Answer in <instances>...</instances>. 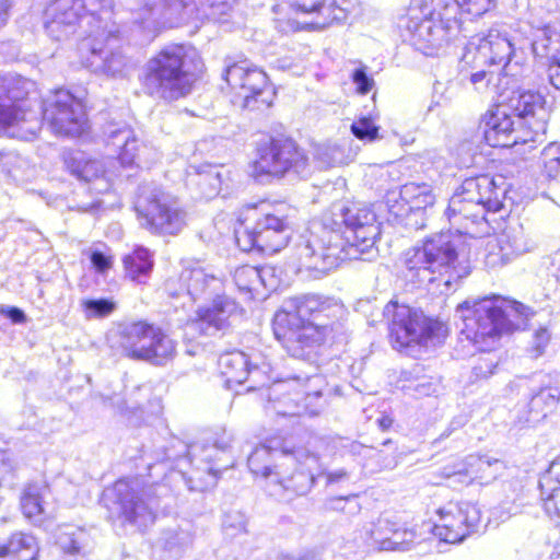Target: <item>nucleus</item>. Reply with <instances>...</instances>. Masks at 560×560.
<instances>
[{
    "mask_svg": "<svg viewBox=\"0 0 560 560\" xmlns=\"http://www.w3.org/2000/svg\"><path fill=\"white\" fill-rule=\"evenodd\" d=\"M380 224L371 207L335 203L320 221H313L295 244L300 267L322 277L345 260H372Z\"/></svg>",
    "mask_w": 560,
    "mask_h": 560,
    "instance_id": "nucleus-1",
    "label": "nucleus"
},
{
    "mask_svg": "<svg viewBox=\"0 0 560 560\" xmlns=\"http://www.w3.org/2000/svg\"><path fill=\"white\" fill-rule=\"evenodd\" d=\"M35 83L19 74L0 77V132L21 140H33L43 120L59 136L78 137L86 127L84 106L67 90H57L43 103V119L30 108L26 97Z\"/></svg>",
    "mask_w": 560,
    "mask_h": 560,
    "instance_id": "nucleus-2",
    "label": "nucleus"
},
{
    "mask_svg": "<svg viewBox=\"0 0 560 560\" xmlns=\"http://www.w3.org/2000/svg\"><path fill=\"white\" fill-rule=\"evenodd\" d=\"M493 3L494 0H411L398 25L417 50L433 56L459 34V14L481 16Z\"/></svg>",
    "mask_w": 560,
    "mask_h": 560,
    "instance_id": "nucleus-3",
    "label": "nucleus"
},
{
    "mask_svg": "<svg viewBox=\"0 0 560 560\" xmlns=\"http://www.w3.org/2000/svg\"><path fill=\"white\" fill-rule=\"evenodd\" d=\"M462 319L460 337L479 351L494 347L503 334H509L526 326L534 311L524 304L499 296L465 301L456 308Z\"/></svg>",
    "mask_w": 560,
    "mask_h": 560,
    "instance_id": "nucleus-4",
    "label": "nucleus"
},
{
    "mask_svg": "<svg viewBox=\"0 0 560 560\" xmlns=\"http://www.w3.org/2000/svg\"><path fill=\"white\" fill-rule=\"evenodd\" d=\"M457 241L451 232H441L427 237L421 246L407 249L400 258L405 278L420 285H443L445 290L440 292L446 293L470 272L467 265L458 261Z\"/></svg>",
    "mask_w": 560,
    "mask_h": 560,
    "instance_id": "nucleus-5",
    "label": "nucleus"
},
{
    "mask_svg": "<svg viewBox=\"0 0 560 560\" xmlns=\"http://www.w3.org/2000/svg\"><path fill=\"white\" fill-rule=\"evenodd\" d=\"M293 209L285 202L261 201L246 208L235 229L237 246L243 252L257 249L267 254L280 252L288 245L292 234Z\"/></svg>",
    "mask_w": 560,
    "mask_h": 560,
    "instance_id": "nucleus-6",
    "label": "nucleus"
},
{
    "mask_svg": "<svg viewBox=\"0 0 560 560\" xmlns=\"http://www.w3.org/2000/svg\"><path fill=\"white\" fill-rule=\"evenodd\" d=\"M196 52L184 45H168L151 57L140 81L145 94L165 102L186 96L195 81L191 69Z\"/></svg>",
    "mask_w": 560,
    "mask_h": 560,
    "instance_id": "nucleus-7",
    "label": "nucleus"
},
{
    "mask_svg": "<svg viewBox=\"0 0 560 560\" xmlns=\"http://www.w3.org/2000/svg\"><path fill=\"white\" fill-rule=\"evenodd\" d=\"M542 95L532 91H516L489 110L481 128L486 142L493 148H509L517 143L513 116L524 119L536 132L545 130L547 110Z\"/></svg>",
    "mask_w": 560,
    "mask_h": 560,
    "instance_id": "nucleus-8",
    "label": "nucleus"
},
{
    "mask_svg": "<svg viewBox=\"0 0 560 560\" xmlns=\"http://www.w3.org/2000/svg\"><path fill=\"white\" fill-rule=\"evenodd\" d=\"M104 13V19L89 20L88 37H82L80 50L89 54L85 65L92 72L124 79L135 69V63L119 47L122 36L119 25L112 20L113 12Z\"/></svg>",
    "mask_w": 560,
    "mask_h": 560,
    "instance_id": "nucleus-9",
    "label": "nucleus"
},
{
    "mask_svg": "<svg viewBox=\"0 0 560 560\" xmlns=\"http://www.w3.org/2000/svg\"><path fill=\"white\" fill-rule=\"evenodd\" d=\"M139 224L151 234L178 235L187 225V211L178 199L154 183L139 186L135 201Z\"/></svg>",
    "mask_w": 560,
    "mask_h": 560,
    "instance_id": "nucleus-10",
    "label": "nucleus"
},
{
    "mask_svg": "<svg viewBox=\"0 0 560 560\" xmlns=\"http://www.w3.org/2000/svg\"><path fill=\"white\" fill-rule=\"evenodd\" d=\"M383 314L389 320V337L398 350L435 348L445 338L443 323L424 315L421 310L389 302Z\"/></svg>",
    "mask_w": 560,
    "mask_h": 560,
    "instance_id": "nucleus-11",
    "label": "nucleus"
},
{
    "mask_svg": "<svg viewBox=\"0 0 560 560\" xmlns=\"http://www.w3.org/2000/svg\"><path fill=\"white\" fill-rule=\"evenodd\" d=\"M320 375H295L275 382L268 389L270 408L283 417L317 416L322 408Z\"/></svg>",
    "mask_w": 560,
    "mask_h": 560,
    "instance_id": "nucleus-12",
    "label": "nucleus"
},
{
    "mask_svg": "<svg viewBox=\"0 0 560 560\" xmlns=\"http://www.w3.org/2000/svg\"><path fill=\"white\" fill-rule=\"evenodd\" d=\"M503 194L504 189L499 188L494 178L488 175L466 178L460 190L450 199L447 217L457 223L470 220L479 224L486 221L487 212L501 210Z\"/></svg>",
    "mask_w": 560,
    "mask_h": 560,
    "instance_id": "nucleus-13",
    "label": "nucleus"
},
{
    "mask_svg": "<svg viewBox=\"0 0 560 560\" xmlns=\"http://www.w3.org/2000/svg\"><path fill=\"white\" fill-rule=\"evenodd\" d=\"M113 0H54L46 9L45 28L55 40H65L75 33L78 25L83 37H88L89 20L104 19L110 11Z\"/></svg>",
    "mask_w": 560,
    "mask_h": 560,
    "instance_id": "nucleus-14",
    "label": "nucleus"
},
{
    "mask_svg": "<svg viewBox=\"0 0 560 560\" xmlns=\"http://www.w3.org/2000/svg\"><path fill=\"white\" fill-rule=\"evenodd\" d=\"M272 327L276 338L292 358L310 362L315 361L320 346L330 339L322 323H304L288 312H278Z\"/></svg>",
    "mask_w": 560,
    "mask_h": 560,
    "instance_id": "nucleus-15",
    "label": "nucleus"
},
{
    "mask_svg": "<svg viewBox=\"0 0 560 560\" xmlns=\"http://www.w3.org/2000/svg\"><path fill=\"white\" fill-rule=\"evenodd\" d=\"M165 490L162 485L140 488L138 480L120 479L115 482L109 494L118 508L119 515L141 529L154 522L159 498Z\"/></svg>",
    "mask_w": 560,
    "mask_h": 560,
    "instance_id": "nucleus-16",
    "label": "nucleus"
},
{
    "mask_svg": "<svg viewBox=\"0 0 560 560\" xmlns=\"http://www.w3.org/2000/svg\"><path fill=\"white\" fill-rule=\"evenodd\" d=\"M223 79L234 93L233 104L242 109L265 110L273 102L275 91L268 84L267 74L247 61L226 66Z\"/></svg>",
    "mask_w": 560,
    "mask_h": 560,
    "instance_id": "nucleus-17",
    "label": "nucleus"
},
{
    "mask_svg": "<svg viewBox=\"0 0 560 560\" xmlns=\"http://www.w3.org/2000/svg\"><path fill=\"white\" fill-rule=\"evenodd\" d=\"M256 175L281 178L288 173L305 177L310 174V160L304 150L290 138H269L259 143L254 163Z\"/></svg>",
    "mask_w": 560,
    "mask_h": 560,
    "instance_id": "nucleus-18",
    "label": "nucleus"
},
{
    "mask_svg": "<svg viewBox=\"0 0 560 560\" xmlns=\"http://www.w3.org/2000/svg\"><path fill=\"white\" fill-rule=\"evenodd\" d=\"M160 0L159 5L153 0H143V7L139 11L152 14L161 10L163 15L174 19L177 23L188 22L191 19L201 16L214 22H225L233 9L234 0Z\"/></svg>",
    "mask_w": 560,
    "mask_h": 560,
    "instance_id": "nucleus-19",
    "label": "nucleus"
},
{
    "mask_svg": "<svg viewBox=\"0 0 560 560\" xmlns=\"http://www.w3.org/2000/svg\"><path fill=\"white\" fill-rule=\"evenodd\" d=\"M305 457L306 460L316 462L315 454L306 448H293L279 438L267 440L264 444L254 448L249 454L247 464L249 470L265 479H275V471L290 466L295 462H301Z\"/></svg>",
    "mask_w": 560,
    "mask_h": 560,
    "instance_id": "nucleus-20",
    "label": "nucleus"
},
{
    "mask_svg": "<svg viewBox=\"0 0 560 560\" xmlns=\"http://www.w3.org/2000/svg\"><path fill=\"white\" fill-rule=\"evenodd\" d=\"M440 523L433 527V535L447 544L462 542L478 528L480 511L471 503L450 504L439 510Z\"/></svg>",
    "mask_w": 560,
    "mask_h": 560,
    "instance_id": "nucleus-21",
    "label": "nucleus"
},
{
    "mask_svg": "<svg viewBox=\"0 0 560 560\" xmlns=\"http://www.w3.org/2000/svg\"><path fill=\"white\" fill-rule=\"evenodd\" d=\"M295 314L304 323H322L327 327L326 336L331 340L343 329L339 318L343 314L342 304L334 298L319 294H304L295 298Z\"/></svg>",
    "mask_w": 560,
    "mask_h": 560,
    "instance_id": "nucleus-22",
    "label": "nucleus"
},
{
    "mask_svg": "<svg viewBox=\"0 0 560 560\" xmlns=\"http://www.w3.org/2000/svg\"><path fill=\"white\" fill-rule=\"evenodd\" d=\"M179 451L177 453H173L172 450H167L165 454V459L175 460L180 458L182 456L187 457V459L191 463L194 458L200 457V460L206 462L208 465L205 469L194 470L188 477H185L186 485L190 491H205L210 487H213L215 483V472L223 468H226L228 465H210L211 463H215L222 459V456L219 451H209L208 453L203 452V445H187L182 441L175 442Z\"/></svg>",
    "mask_w": 560,
    "mask_h": 560,
    "instance_id": "nucleus-23",
    "label": "nucleus"
},
{
    "mask_svg": "<svg viewBox=\"0 0 560 560\" xmlns=\"http://www.w3.org/2000/svg\"><path fill=\"white\" fill-rule=\"evenodd\" d=\"M242 308L232 298L217 294L210 305L201 306L196 311L192 326L206 336H214L226 331L231 326V318Z\"/></svg>",
    "mask_w": 560,
    "mask_h": 560,
    "instance_id": "nucleus-24",
    "label": "nucleus"
},
{
    "mask_svg": "<svg viewBox=\"0 0 560 560\" xmlns=\"http://www.w3.org/2000/svg\"><path fill=\"white\" fill-rule=\"evenodd\" d=\"M504 469L505 464L499 458L489 455H469L465 462L457 465V469L444 468V475L454 483L467 486L476 481L479 485H488L501 476Z\"/></svg>",
    "mask_w": 560,
    "mask_h": 560,
    "instance_id": "nucleus-25",
    "label": "nucleus"
},
{
    "mask_svg": "<svg viewBox=\"0 0 560 560\" xmlns=\"http://www.w3.org/2000/svg\"><path fill=\"white\" fill-rule=\"evenodd\" d=\"M315 458L316 462H313L306 460L303 457L301 462H295L290 466L276 470L275 479L271 482L277 488L273 494L285 495L287 499H291L293 495H305L308 493L316 480V477L311 471L312 465L318 462L316 455Z\"/></svg>",
    "mask_w": 560,
    "mask_h": 560,
    "instance_id": "nucleus-26",
    "label": "nucleus"
},
{
    "mask_svg": "<svg viewBox=\"0 0 560 560\" xmlns=\"http://www.w3.org/2000/svg\"><path fill=\"white\" fill-rule=\"evenodd\" d=\"M474 47L482 63L501 66V72L505 71L511 58L515 55L514 43L506 31L490 28L488 34L474 37L469 43V49Z\"/></svg>",
    "mask_w": 560,
    "mask_h": 560,
    "instance_id": "nucleus-27",
    "label": "nucleus"
},
{
    "mask_svg": "<svg viewBox=\"0 0 560 560\" xmlns=\"http://www.w3.org/2000/svg\"><path fill=\"white\" fill-rule=\"evenodd\" d=\"M527 250L522 229L508 226L488 242L485 262L489 268L502 267Z\"/></svg>",
    "mask_w": 560,
    "mask_h": 560,
    "instance_id": "nucleus-28",
    "label": "nucleus"
},
{
    "mask_svg": "<svg viewBox=\"0 0 560 560\" xmlns=\"http://www.w3.org/2000/svg\"><path fill=\"white\" fill-rule=\"evenodd\" d=\"M399 197L402 202L401 215L406 214V224L421 230L425 228L424 213L435 202L432 187L425 183H407L400 187Z\"/></svg>",
    "mask_w": 560,
    "mask_h": 560,
    "instance_id": "nucleus-29",
    "label": "nucleus"
},
{
    "mask_svg": "<svg viewBox=\"0 0 560 560\" xmlns=\"http://www.w3.org/2000/svg\"><path fill=\"white\" fill-rule=\"evenodd\" d=\"M67 168L77 178L92 183L95 182L97 191H106L110 187L112 173L105 170L103 161L88 158L83 152H73L65 159Z\"/></svg>",
    "mask_w": 560,
    "mask_h": 560,
    "instance_id": "nucleus-30",
    "label": "nucleus"
},
{
    "mask_svg": "<svg viewBox=\"0 0 560 560\" xmlns=\"http://www.w3.org/2000/svg\"><path fill=\"white\" fill-rule=\"evenodd\" d=\"M105 135L107 143L119 150L118 160L124 166H140L141 152L145 147L136 138L132 129L126 124H109L106 127Z\"/></svg>",
    "mask_w": 560,
    "mask_h": 560,
    "instance_id": "nucleus-31",
    "label": "nucleus"
},
{
    "mask_svg": "<svg viewBox=\"0 0 560 560\" xmlns=\"http://www.w3.org/2000/svg\"><path fill=\"white\" fill-rule=\"evenodd\" d=\"M182 292L170 293L171 295L189 296L190 301L207 300L212 298L221 289V280L213 275H209L199 266L186 267L179 275Z\"/></svg>",
    "mask_w": 560,
    "mask_h": 560,
    "instance_id": "nucleus-32",
    "label": "nucleus"
},
{
    "mask_svg": "<svg viewBox=\"0 0 560 560\" xmlns=\"http://www.w3.org/2000/svg\"><path fill=\"white\" fill-rule=\"evenodd\" d=\"M540 33L532 43V50L536 57L549 60V81L560 90V24L548 25Z\"/></svg>",
    "mask_w": 560,
    "mask_h": 560,
    "instance_id": "nucleus-33",
    "label": "nucleus"
},
{
    "mask_svg": "<svg viewBox=\"0 0 560 560\" xmlns=\"http://www.w3.org/2000/svg\"><path fill=\"white\" fill-rule=\"evenodd\" d=\"M296 12L312 16L308 24L314 28H325L334 22L343 21L346 11L335 0H287Z\"/></svg>",
    "mask_w": 560,
    "mask_h": 560,
    "instance_id": "nucleus-34",
    "label": "nucleus"
},
{
    "mask_svg": "<svg viewBox=\"0 0 560 560\" xmlns=\"http://www.w3.org/2000/svg\"><path fill=\"white\" fill-rule=\"evenodd\" d=\"M154 328V325L147 322L119 325L117 335L126 357L143 361L144 352H147L149 343H152Z\"/></svg>",
    "mask_w": 560,
    "mask_h": 560,
    "instance_id": "nucleus-35",
    "label": "nucleus"
},
{
    "mask_svg": "<svg viewBox=\"0 0 560 560\" xmlns=\"http://www.w3.org/2000/svg\"><path fill=\"white\" fill-rule=\"evenodd\" d=\"M218 364L228 387L243 384L250 374L257 372V366L252 368L247 354L242 351L220 355Z\"/></svg>",
    "mask_w": 560,
    "mask_h": 560,
    "instance_id": "nucleus-36",
    "label": "nucleus"
},
{
    "mask_svg": "<svg viewBox=\"0 0 560 560\" xmlns=\"http://www.w3.org/2000/svg\"><path fill=\"white\" fill-rule=\"evenodd\" d=\"M39 546L31 534L14 533L0 546V560H38Z\"/></svg>",
    "mask_w": 560,
    "mask_h": 560,
    "instance_id": "nucleus-37",
    "label": "nucleus"
},
{
    "mask_svg": "<svg viewBox=\"0 0 560 560\" xmlns=\"http://www.w3.org/2000/svg\"><path fill=\"white\" fill-rule=\"evenodd\" d=\"M57 544L69 555H85L92 546L90 533L73 525H62L58 528Z\"/></svg>",
    "mask_w": 560,
    "mask_h": 560,
    "instance_id": "nucleus-38",
    "label": "nucleus"
},
{
    "mask_svg": "<svg viewBox=\"0 0 560 560\" xmlns=\"http://www.w3.org/2000/svg\"><path fill=\"white\" fill-rule=\"evenodd\" d=\"M124 266L131 281L145 283L154 266L153 254L143 246H137L124 257Z\"/></svg>",
    "mask_w": 560,
    "mask_h": 560,
    "instance_id": "nucleus-39",
    "label": "nucleus"
},
{
    "mask_svg": "<svg viewBox=\"0 0 560 560\" xmlns=\"http://www.w3.org/2000/svg\"><path fill=\"white\" fill-rule=\"evenodd\" d=\"M560 401V375L549 377L548 383L544 384L530 398L529 409L536 413L546 417L551 412Z\"/></svg>",
    "mask_w": 560,
    "mask_h": 560,
    "instance_id": "nucleus-40",
    "label": "nucleus"
},
{
    "mask_svg": "<svg viewBox=\"0 0 560 560\" xmlns=\"http://www.w3.org/2000/svg\"><path fill=\"white\" fill-rule=\"evenodd\" d=\"M370 545L380 550H394L401 540L396 539L398 530L395 524L386 518H378L377 522L371 523L365 529Z\"/></svg>",
    "mask_w": 560,
    "mask_h": 560,
    "instance_id": "nucleus-41",
    "label": "nucleus"
},
{
    "mask_svg": "<svg viewBox=\"0 0 560 560\" xmlns=\"http://www.w3.org/2000/svg\"><path fill=\"white\" fill-rule=\"evenodd\" d=\"M152 335V343H149L143 361L154 365H164L175 357V342L160 327L155 326Z\"/></svg>",
    "mask_w": 560,
    "mask_h": 560,
    "instance_id": "nucleus-42",
    "label": "nucleus"
},
{
    "mask_svg": "<svg viewBox=\"0 0 560 560\" xmlns=\"http://www.w3.org/2000/svg\"><path fill=\"white\" fill-rule=\"evenodd\" d=\"M190 183L199 188L201 198L211 199L221 189V172L218 166L202 165L194 176H190Z\"/></svg>",
    "mask_w": 560,
    "mask_h": 560,
    "instance_id": "nucleus-43",
    "label": "nucleus"
},
{
    "mask_svg": "<svg viewBox=\"0 0 560 560\" xmlns=\"http://www.w3.org/2000/svg\"><path fill=\"white\" fill-rule=\"evenodd\" d=\"M45 492H47V488L38 485H30L25 488L21 498V509L30 521L38 522L42 520V515L45 514Z\"/></svg>",
    "mask_w": 560,
    "mask_h": 560,
    "instance_id": "nucleus-44",
    "label": "nucleus"
},
{
    "mask_svg": "<svg viewBox=\"0 0 560 560\" xmlns=\"http://www.w3.org/2000/svg\"><path fill=\"white\" fill-rule=\"evenodd\" d=\"M269 272V268L244 265L235 269L233 279L240 291L252 292L259 285L266 287L265 276Z\"/></svg>",
    "mask_w": 560,
    "mask_h": 560,
    "instance_id": "nucleus-45",
    "label": "nucleus"
},
{
    "mask_svg": "<svg viewBox=\"0 0 560 560\" xmlns=\"http://www.w3.org/2000/svg\"><path fill=\"white\" fill-rule=\"evenodd\" d=\"M164 547L174 556H179L192 544L194 536L189 528L178 527L164 533Z\"/></svg>",
    "mask_w": 560,
    "mask_h": 560,
    "instance_id": "nucleus-46",
    "label": "nucleus"
},
{
    "mask_svg": "<svg viewBox=\"0 0 560 560\" xmlns=\"http://www.w3.org/2000/svg\"><path fill=\"white\" fill-rule=\"evenodd\" d=\"M351 452L366 459L375 460L378 469H392L397 465L396 456L393 453L384 454V451L376 450L372 446H365L360 443H352Z\"/></svg>",
    "mask_w": 560,
    "mask_h": 560,
    "instance_id": "nucleus-47",
    "label": "nucleus"
},
{
    "mask_svg": "<svg viewBox=\"0 0 560 560\" xmlns=\"http://www.w3.org/2000/svg\"><path fill=\"white\" fill-rule=\"evenodd\" d=\"M81 307L86 319L103 318L109 316L116 310V303L109 299H85L81 301Z\"/></svg>",
    "mask_w": 560,
    "mask_h": 560,
    "instance_id": "nucleus-48",
    "label": "nucleus"
},
{
    "mask_svg": "<svg viewBox=\"0 0 560 560\" xmlns=\"http://www.w3.org/2000/svg\"><path fill=\"white\" fill-rule=\"evenodd\" d=\"M315 159L320 167H335L347 163L345 151L338 144L319 145L316 149Z\"/></svg>",
    "mask_w": 560,
    "mask_h": 560,
    "instance_id": "nucleus-49",
    "label": "nucleus"
},
{
    "mask_svg": "<svg viewBox=\"0 0 560 560\" xmlns=\"http://www.w3.org/2000/svg\"><path fill=\"white\" fill-rule=\"evenodd\" d=\"M501 71H477L470 75V82L478 91L492 89L503 97L504 86H502Z\"/></svg>",
    "mask_w": 560,
    "mask_h": 560,
    "instance_id": "nucleus-50",
    "label": "nucleus"
},
{
    "mask_svg": "<svg viewBox=\"0 0 560 560\" xmlns=\"http://www.w3.org/2000/svg\"><path fill=\"white\" fill-rule=\"evenodd\" d=\"M380 127L374 124L371 117H360L351 125V132L355 138L372 142L380 138Z\"/></svg>",
    "mask_w": 560,
    "mask_h": 560,
    "instance_id": "nucleus-51",
    "label": "nucleus"
},
{
    "mask_svg": "<svg viewBox=\"0 0 560 560\" xmlns=\"http://www.w3.org/2000/svg\"><path fill=\"white\" fill-rule=\"evenodd\" d=\"M545 158V173L551 178L560 182V144L550 143L542 151Z\"/></svg>",
    "mask_w": 560,
    "mask_h": 560,
    "instance_id": "nucleus-52",
    "label": "nucleus"
},
{
    "mask_svg": "<svg viewBox=\"0 0 560 560\" xmlns=\"http://www.w3.org/2000/svg\"><path fill=\"white\" fill-rule=\"evenodd\" d=\"M540 495L545 511L549 515L555 514L560 517V483H553L550 490L540 489Z\"/></svg>",
    "mask_w": 560,
    "mask_h": 560,
    "instance_id": "nucleus-53",
    "label": "nucleus"
},
{
    "mask_svg": "<svg viewBox=\"0 0 560 560\" xmlns=\"http://www.w3.org/2000/svg\"><path fill=\"white\" fill-rule=\"evenodd\" d=\"M351 79L355 85L357 92L362 95L371 92L375 84L374 79L368 74L365 66L354 69Z\"/></svg>",
    "mask_w": 560,
    "mask_h": 560,
    "instance_id": "nucleus-54",
    "label": "nucleus"
},
{
    "mask_svg": "<svg viewBox=\"0 0 560 560\" xmlns=\"http://www.w3.org/2000/svg\"><path fill=\"white\" fill-rule=\"evenodd\" d=\"M560 483V455L555 458L549 468L539 478V489L550 490V486Z\"/></svg>",
    "mask_w": 560,
    "mask_h": 560,
    "instance_id": "nucleus-55",
    "label": "nucleus"
},
{
    "mask_svg": "<svg viewBox=\"0 0 560 560\" xmlns=\"http://www.w3.org/2000/svg\"><path fill=\"white\" fill-rule=\"evenodd\" d=\"M550 334L546 328H539L533 335L532 345L529 351L534 358L540 357L549 343Z\"/></svg>",
    "mask_w": 560,
    "mask_h": 560,
    "instance_id": "nucleus-56",
    "label": "nucleus"
},
{
    "mask_svg": "<svg viewBox=\"0 0 560 560\" xmlns=\"http://www.w3.org/2000/svg\"><path fill=\"white\" fill-rule=\"evenodd\" d=\"M495 368L497 361L492 357H485L472 368V373L476 378H487L493 374Z\"/></svg>",
    "mask_w": 560,
    "mask_h": 560,
    "instance_id": "nucleus-57",
    "label": "nucleus"
},
{
    "mask_svg": "<svg viewBox=\"0 0 560 560\" xmlns=\"http://www.w3.org/2000/svg\"><path fill=\"white\" fill-rule=\"evenodd\" d=\"M96 398H98L105 406L116 408L121 413H125L129 410L136 411L139 408L138 404L129 406L127 401L121 400L117 395L108 397L103 394H98L96 395Z\"/></svg>",
    "mask_w": 560,
    "mask_h": 560,
    "instance_id": "nucleus-58",
    "label": "nucleus"
},
{
    "mask_svg": "<svg viewBox=\"0 0 560 560\" xmlns=\"http://www.w3.org/2000/svg\"><path fill=\"white\" fill-rule=\"evenodd\" d=\"M90 260L98 272H104L112 267V258L101 250H92Z\"/></svg>",
    "mask_w": 560,
    "mask_h": 560,
    "instance_id": "nucleus-59",
    "label": "nucleus"
},
{
    "mask_svg": "<svg viewBox=\"0 0 560 560\" xmlns=\"http://www.w3.org/2000/svg\"><path fill=\"white\" fill-rule=\"evenodd\" d=\"M0 314L9 318L13 324H23L26 322L25 313L16 306H0Z\"/></svg>",
    "mask_w": 560,
    "mask_h": 560,
    "instance_id": "nucleus-60",
    "label": "nucleus"
},
{
    "mask_svg": "<svg viewBox=\"0 0 560 560\" xmlns=\"http://www.w3.org/2000/svg\"><path fill=\"white\" fill-rule=\"evenodd\" d=\"M232 442V436L225 433L213 441L211 445H203V452L219 451L221 455H226Z\"/></svg>",
    "mask_w": 560,
    "mask_h": 560,
    "instance_id": "nucleus-61",
    "label": "nucleus"
},
{
    "mask_svg": "<svg viewBox=\"0 0 560 560\" xmlns=\"http://www.w3.org/2000/svg\"><path fill=\"white\" fill-rule=\"evenodd\" d=\"M408 389L413 390V395L416 397L430 396L435 392V385L427 380H419L412 387L409 386Z\"/></svg>",
    "mask_w": 560,
    "mask_h": 560,
    "instance_id": "nucleus-62",
    "label": "nucleus"
},
{
    "mask_svg": "<svg viewBox=\"0 0 560 560\" xmlns=\"http://www.w3.org/2000/svg\"><path fill=\"white\" fill-rule=\"evenodd\" d=\"M323 476L326 478V485L341 483L350 478V474L345 468L325 472Z\"/></svg>",
    "mask_w": 560,
    "mask_h": 560,
    "instance_id": "nucleus-63",
    "label": "nucleus"
},
{
    "mask_svg": "<svg viewBox=\"0 0 560 560\" xmlns=\"http://www.w3.org/2000/svg\"><path fill=\"white\" fill-rule=\"evenodd\" d=\"M12 4V0H0V28L8 23Z\"/></svg>",
    "mask_w": 560,
    "mask_h": 560,
    "instance_id": "nucleus-64",
    "label": "nucleus"
}]
</instances>
